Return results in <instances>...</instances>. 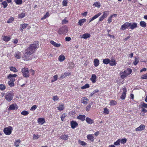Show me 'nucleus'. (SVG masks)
Listing matches in <instances>:
<instances>
[{
	"label": "nucleus",
	"instance_id": "1",
	"mask_svg": "<svg viewBox=\"0 0 147 147\" xmlns=\"http://www.w3.org/2000/svg\"><path fill=\"white\" fill-rule=\"evenodd\" d=\"M39 47V42L38 41L34 42L33 44L30 45L28 47V55H31L34 53L36 49H38Z\"/></svg>",
	"mask_w": 147,
	"mask_h": 147
},
{
	"label": "nucleus",
	"instance_id": "2",
	"mask_svg": "<svg viewBox=\"0 0 147 147\" xmlns=\"http://www.w3.org/2000/svg\"><path fill=\"white\" fill-rule=\"evenodd\" d=\"M17 76V75L16 74H9L7 76V79H9L10 80L8 82V84L10 86L12 87L14 86V82H15V79L14 78Z\"/></svg>",
	"mask_w": 147,
	"mask_h": 147
},
{
	"label": "nucleus",
	"instance_id": "3",
	"mask_svg": "<svg viewBox=\"0 0 147 147\" xmlns=\"http://www.w3.org/2000/svg\"><path fill=\"white\" fill-rule=\"evenodd\" d=\"M132 72V69L130 68H128L126 70L124 71L123 72H120V75L121 78L123 79L130 74Z\"/></svg>",
	"mask_w": 147,
	"mask_h": 147
},
{
	"label": "nucleus",
	"instance_id": "4",
	"mask_svg": "<svg viewBox=\"0 0 147 147\" xmlns=\"http://www.w3.org/2000/svg\"><path fill=\"white\" fill-rule=\"evenodd\" d=\"M68 31L67 27L66 26H63L59 29L58 33L60 35L65 34L67 33Z\"/></svg>",
	"mask_w": 147,
	"mask_h": 147
},
{
	"label": "nucleus",
	"instance_id": "5",
	"mask_svg": "<svg viewBox=\"0 0 147 147\" xmlns=\"http://www.w3.org/2000/svg\"><path fill=\"white\" fill-rule=\"evenodd\" d=\"M14 96V93L13 91H9L6 93L5 95V98L7 101H11Z\"/></svg>",
	"mask_w": 147,
	"mask_h": 147
},
{
	"label": "nucleus",
	"instance_id": "6",
	"mask_svg": "<svg viewBox=\"0 0 147 147\" xmlns=\"http://www.w3.org/2000/svg\"><path fill=\"white\" fill-rule=\"evenodd\" d=\"M13 128L11 126H9L4 128L3 131L5 134L7 135H10L11 133Z\"/></svg>",
	"mask_w": 147,
	"mask_h": 147
},
{
	"label": "nucleus",
	"instance_id": "7",
	"mask_svg": "<svg viewBox=\"0 0 147 147\" xmlns=\"http://www.w3.org/2000/svg\"><path fill=\"white\" fill-rule=\"evenodd\" d=\"M109 14V11H105L103 12V14L101 16L99 19V21H101L106 18L107 16Z\"/></svg>",
	"mask_w": 147,
	"mask_h": 147
},
{
	"label": "nucleus",
	"instance_id": "8",
	"mask_svg": "<svg viewBox=\"0 0 147 147\" xmlns=\"http://www.w3.org/2000/svg\"><path fill=\"white\" fill-rule=\"evenodd\" d=\"M18 108V106L16 103H13L8 108V110L9 111L11 110H16Z\"/></svg>",
	"mask_w": 147,
	"mask_h": 147
},
{
	"label": "nucleus",
	"instance_id": "9",
	"mask_svg": "<svg viewBox=\"0 0 147 147\" xmlns=\"http://www.w3.org/2000/svg\"><path fill=\"white\" fill-rule=\"evenodd\" d=\"M130 23L128 22H126L123 25L121 26L120 29L121 30H125L127 29L130 26Z\"/></svg>",
	"mask_w": 147,
	"mask_h": 147
},
{
	"label": "nucleus",
	"instance_id": "10",
	"mask_svg": "<svg viewBox=\"0 0 147 147\" xmlns=\"http://www.w3.org/2000/svg\"><path fill=\"white\" fill-rule=\"evenodd\" d=\"M123 92L122 93V95L120 96V98L122 99H124L126 96V94L127 92V90L126 88L124 87L122 89Z\"/></svg>",
	"mask_w": 147,
	"mask_h": 147
},
{
	"label": "nucleus",
	"instance_id": "11",
	"mask_svg": "<svg viewBox=\"0 0 147 147\" xmlns=\"http://www.w3.org/2000/svg\"><path fill=\"white\" fill-rule=\"evenodd\" d=\"M21 71L24 77H28V68H24L22 69Z\"/></svg>",
	"mask_w": 147,
	"mask_h": 147
},
{
	"label": "nucleus",
	"instance_id": "12",
	"mask_svg": "<svg viewBox=\"0 0 147 147\" xmlns=\"http://www.w3.org/2000/svg\"><path fill=\"white\" fill-rule=\"evenodd\" d=\"M81 102L84 104H86L88 102L89 100L86 97H82L80 100Z\"/></svg>",
	"mask_w": 147,
	"mask_h": 147
},
{
	"label": "nucleus",
	"instance_id": "13",
	"mask_svg": "<svg viewBox=\"0 0 147 147\" xmlns=\"http://www.w3.org/2000/svg\"><path fill=\"white\" fill-rule=\"evenodd\" d=\"M97 76L95 74H93L92 75L90 80L92 82V84L95 83L96 81Z\"/></svg>",
	"mask_w": 147,
	"mask_h": 147
},
{
	"label": "nucleus",
	"instance_id": "14",
	"mask_svg": "<svg viewBox=\"0 0 147 147\" xmlns=\"http://www.w3.org/2000/svg\"><path fill=\"white\" fill-rule=\"evenodd\" d=\"M70 124L71 127L73 129H74L78 125L77 123L74 121H70Z\"/></svg>",
	"mask_w": 147,
	"mask_h": 147
},
{
	"label": "nucleus",
	"instance_id": "15",
	"mask_svg": "<svg viewBox=\"0 0 147 147\" xmlns=\"http://www.w3.org/2000/svg\"><path fill=\"white\" fill-rule=\"evenodd\" d=\"M37 122L40 125H43L45 122V119L44 118H39L38 119Z\"/></svg>",
	"mask_w": 147,
	"mask_h": 147
},
{
	"label": "nucleus",
	"instance_id": "16",
	"mask_svg": "<svg viewBox=\"0 0 147 147\" xmlns=\"http://www.w3.org/2000/svg\"><path fill=\"white\" fill-rule=\"evenodd\" d=\"M145 126L144 125L141 124L139 127L136 129V131H142L145 129Z\"/></svg>",
	"mask_w": 147,
	"mask_h": 147
},
{
	"label": "nucleus",
	"instance_id": "17",
	"mask_svg": "<svg viewBox=\"0 0 147 147\" xmlns=\"http://www.w3.org/2000/svg\"><path fill=\"white\" fill-rule=\"evenodd\" d=\"M86 121L87 123L91 125L94 123L93 119H91L88 117H87L86 118Z\"/></svg>",
	"mask_w": 147,
	"mask_h": 147
},
{
	"label": "nucleus",
	"instance_id": "18",
	"mask_svg": "<svg viewBox=\"0 0 147 147\" xmlns=\"http://www.w3.org/2000/svg\"><path fill=\"white\" fill-rule=\"evenodd\" d=\"M117 64L116 61L115 59H112L110 60V62L109 63V65L111 66H113L116 65Z\"/></svg>",
	"mask_w": 147,
	"mask_h": 147
},
{
	"label": "nucleus",
	"instance_id": "19",
	"mask_svg": "<svg viewBox=\"0 0 147 147\" xmlns=\"http://www.w3.org/2000/svg\"><path fill=\"white\" fill-rule=\"evenodd\" d=\"M117 14H113L110 15L108 19V22L109 23H111L112 21V18L113 17H117Z\"/></svg>",
	"mask_w": 147,
	"mask_h": 147
},
{
	"label": "nucleus",
	"instance_id": "20",
	"mask_svg": "<svg viewBox=\"0 0 147 147\" xmlns=\"http://www.w3.org/2000/svg\"><path fill=\"white\" fill-rule=\"evenodd\" d=\"M130 24H129L130 26L129 27L130 29L131 30H133L135 28L137 27V24L136 23L134 22L132 24L130 23Z\"/></svg>",
	"mask_w": 147,
	"mask_h": 147
},
{
	"label": "nucleus",
	"instance_id": "21",
	"mask_svg": "<svg viewBox=\"0 0 147 147\" xmlns=\"http://www.w3.org/2000/svg\"><path fill=\"white\" fill-rule=\"evenodd\" d=\"M69 138V136L67 135L62 134L60 136L59 139H61L63 140H68Z\"/></svg>",
	"mask_w": 147,
	"mask_h": 147
},
{
	"label": "nucleus",
	"instance_id": "22",
	"mask_svg": "<svg viewBox=\"0 0 147 147\" xmlns=\"http://www.w3.org/2000/svg\"><path fill=\"white\" fill-rule=\"evenodd\" d=\"M101 14V13L100 12H99L98 13H97L96 15L93 16L92 18L90 19V20L89 23H90L92 21L94 20L95 19L97 18L98 17H99L100 15Z\"/></svg>",
	"mask_w": 147,
	"mask_h": 147
},
{
	"label": "nucleus",
	"instance_id": "23",
	"mask_svg": "<svg viewBox=\"0 0 147 147\" xmlns=\"http://www.w3.org/2000/svg\"><path fill=\"white\" fill-rule=\"evenodd\" d=\"M90 34L88 33H85L83 35H80L81 38H83L85 39L90 38Z\"/></svg>",
	"mask_w": 147,
	"mask_h": 147
},
{
	"label": "nucleus",
	"instance_id": "24",
	"mask_svg": "<svg viewBox=\"0 0 147 147\" xmlns=\"http://www.w3.org/2000/svg\"><path fill=\"white\" fill-rule=\"evenodd\" d=\"M71 74L70 73L65 72L60 77V80H61L65 78L67 76H69Z\"/></svg>",
	"mask_w": 147,
	"mask_h": 147
},
{
	"label": "nucleus",
	"instance_id": "25",
	"mask_svg": "<svg viewBox=\"0 0 147 147\" xmlns=\"http://www.w3.org/2000/svg\"><path fill=\"white\" fill-rule=\"evenodd\" d=\"M50 43L51 44L53 45L55 47H59L61 45L60 44L57 43L55 42L52 40H51L50 41Z\"/></svg>",
	"mask_w": 147,
	"mask_h": 147
},
{
	"label": "nucleus",
	"instance_id": "26",
	"mask_svg": "<svg viewBox=\"0 0 147 147\" xmlns=\"http://www.w3.org/2000/svg\"><path fill=\"white\" fill-rule=\"evenodd\" d=\"M86 116L84 115H80L77 116V119L80 120L82 121H84L85 120Z\"/></svg>",
	"mask_w": 147,
	"mask_h": 147
},
{
	"label": "nucleus",
	"instance_id": "27",
	"mask_svg": "<svg viewBox=\"0 0 147 147\" xmlns=\"http://www.w3.org/2000/svg\"><path fill=\"white\" fill-rule=\"evenodd\" d=\"M93 135V134H88L87 135V138L92 142H94V140Z\"/></svg>",
	"mask_w": 147,
	"mask_h": 147
},
{
	"label": "nucleus",
	"instance_id": "28",
	"mask_svg": "<svg viewBox=\"0 0 147 147\" xmlns=\"http://www.w3.org/2000/svg\"><path fill=\"white\" fill-rule=\"evenodd\" d=\"M11 37L9 36H4L3 37V40L5 42H8L11 39Z\"/></svg>",
	"mask_w": 147,
	"mask_h": 147
},
{
	"label": "nucleus",
	"instance_id": "29",
	"mask_svg": "<svg viewBox=\"0 0 147 147\" xmlns=\"http://www.w3.org/2000/svg\"><path fill=\"white\" fill-rule=\"evenodd\" d=\"M59 61L60 62H62L65 59V57L63 55H60L58 58Z\"/></svg>",
	"mask_w": 147,
	"mask_h": 147
},
{
	"label": "nucleus",
	"instance_id": "30",
	"mask_svg": "<svg viewBox=\"0 0 147 147\" xmlns=\"http://www.w3.org/2000/svg\"><path fill=\"white\" fill-rule=\"evenodd\" d=\"M86 21V20L84 18L80 20L78 23V24L80 26H82L83 24Z\"/></svg>",
	"mask_w": 147,
	"mask_h": 147
},
{
	"label": "nucleus",
	"instance_id": "31",
	"mask_svg": "<svg viewBox=\"0 0 147 147\" xmlns=\"http://www.w3.org/2000/svg\"><path fill=\"white\" fill-rule=\"evenodd\" d=\"M27 24H21L20 27V30L21 31H23V29L25 28L27 26Z\"/></svg>",
	"mask_w": 147,
	"mask_h": 147
},
{
	"label": "nucleus",
	"instance_id": "32",
	"mask_svg": "<svg viewBox=\"0 0 147 147\" xmlns=\"http://www.w3.org/2000/svg\"><path fill=\"white\" fill-rule=\"evenodd\" d=\"M102 62L103 63L107 65L109 63H109H110V59L108 58L104 59L103 60Z\"/></svg>",
	"mask_w": 147,
	"mask_h": 147
},
{
	"label": "nucleus",
	"instance_id": "33",
	"mask_svg": "<svg viewBox=\"0 0 147 147\" xmlns=\"http://www.w3.org/2000/svg\"><path fill=\"white\" fill-rule=\"evenodd\" d=\"M26 52L23 55L22 58L24 60H28V51L26 50Z\"/></svg>",
	"mask_w": 147,
	"mask_h": 147
},
{
	"label": "nucleus",
	"instance_id": "34",
	"mask_svg": "<svg viewBox=\"0 0 147 147\" xmlns=\"http://www.w3.org/2000/svg\"><path fill=\"white\" fill-rule=\"evenodd\" d=\"M21 142V140L20 139L16 140L14 142V146L16 147H18L19 146V144Z\"/></svg>",
	"mask_w": 147,
	"mask_h": 147
},
{
	"label": "nucleus",
	"instance_id": "35",
	"mask_svg": "<svg viewBox=\"0 0 147 147\" xmlns=\"http://www.w3.org/2000/svg\"><path fill=\"white\" fill-rule=\"evenodd\" d=\"M14 56L17 59H19L21 57V54L20 52H18L16 53Z\"/></svg>",
	"mask_w": 147,
	"mask_h": 147
},
{
	"label": "nucleus",
	"instance_id": "36",
	"mask_svg": "<svg viewBox=\"0 0 147 147\" xmlns=\"http://www.w3.org/2000/svg\"><path fill=\"white\" fill-rule=\"evenodd\" d=\"M94 63L95 66L97 67L98 66L99 64V60L97 59H94Z\"/></svg>",
	"mask_w": 147,
	"mask_h": 147
},
{
	"label": "nucleus",
	"instance_id": "37",
	"mask_svg": "<svg viewBox=\"0 0 147 147\" xmlns=\"http://www.w3.org/2000/svg\"><path fill=\"white\" fill-rule=\"evenodd\" d=\"M64 104L59 105L58 107H57V109L59 111H62L64 109Z\"/></svg>",
	"mask_w": 147,
	"mask_h": 147
},
{
	"label": "nucleus",
	"instance_id": "38",
	"mask_svg": "<svg viewBox=\"0 0 147 147\" xmlns=\"http://www.w3.org/2000/svg\"><path fill=\"white\" fill-rule=\"evenodd\" d=\"M50 14H49V12H46V14L44 16L41 18V20L45 19L47 18L49 16Z\"/></svg>",
	"mask_w": 147,
	"mask_h": 147
},
{
	"label": "nucleus",
	"instance_id": "39",
	"mask_svg": "<svg viewBox=\"0 0 147 147\" xmlns=\"http://www.w3.org/2000/svg\"><path fill=\"white\" fill-rule=\"evenodd\" d=\"M140 26L142 27L145 28L146 26V23L144 21H141L140 22Z\"/></svg>",
	"mask_w": 147,
	"mask_h": 147
},
{
	"label": "nucleus",
	"instance_id": "40",
	"mask_svg": "<svg viewBox=\"0 0 147 147\" xmlns=\"http://www.w3.org/2000/svg\"><path fill=\"white\" fill-rule=\"evenodd\" d=\"M110 104L111 106H114L117 104V102L114 100H111L110 102Z\"/></svg>",
	"mask_w": 147,
	"mask_h": 147
},
{
	"label": "nucleus",
	"instance_id": "41",
	"mask_svg": "<svg viewBox=\"0 0 147 147\" xmlns=\"http://www.w3.org/2000/svg\"><path fill=\"white\" fill-rule=\"evenodd\" d=\"M58 79V75H55L53 77V79L51 80V82L53 83L57 80Z\"/></svg>",
	"mask_w": 147,
	"mask_h": 147
},
{
	"label": "nucleus",
	"instance_id": "42",
	"mask_svg": "<svg viewBox=\"0 0 147 147\" xmlns=\"http://www.w3.org/2000/svg\"><path fill=\"white\" fill-rule=\"evenodd\" d=\"M67 116V115L65 113H63L61 116V120L62 121H64V119Z\"/></svg>",
	"mask_w": 147,
	"mask_h": 147
},
{
	"label": "nucleus",
	"instance_id": "43",
	"mask_svg": "<svg viewBox=\"0 0 147 147\" xmlns=\"http://www.w3.org/2000/svg\"><path fill=\"white\" fill-rule=\"evenodd\" d=\"M10 69L11 71L14 72H18V70L16 69L15 67L13 66L11 67H10Z\"/></svg>",
	"mask_w": 147,
	"mask_h": 147
},
{
	"label": "nucleus",
	"instance_id": "44",
	"mask_svg": "<svg viewBox=\"0 0 147 147\" xmlns=\"http://www.w3.org/2000/svg\"><path fill=\"white\" fill-rule=\"evenodd\" d=\"M92 104V103H90L86 106V109L87 111H88L90 110Z\"/></svg>",
	"mask_w": 147,
	"mask_h": 147
},
{
	"label": "nucleus",
	"instance_id": "45",
	"mask_svg": "<svg viewBox=\"0 0 147 147\" xmlns=\"http://www.w3.org/2000/svg\"><path fill=\"white\" fill-rule=\"evenodd\" d=\"M78 143L82 146H84L86 144V143L84 141H82L80 140H78Z\"/></svg>",
	"mask_w": 147,
	"mask_h": 147
},
{
	"label": "nucleus",
	"instance_id": "46",
	"mask_svg": "<svg viewBox=\"0 0 147 147\" xmlns=\"http://www.w3.org/2000/svg\"><path fill=\"white\" fill-rule=\"evenodd\" d=\"M141 105L142 108H143V107L147 108V104L144 102H141Z\"/></svg>",
	"mask_w": 147,
	"mask_h": 147
},
{
	"label": "nucleus",
	"instance_id": "47",
	"mask_svg": "<svg viewBox=\"0 0 147 147\" xmlns=\"http://www.w3.org/2000/svg\"><path fill=\"white\" fill-rule=\"evenodd\" d=\"M103 113L105 114H109V109L107 107L104 108Z\"/></svg>",
	"mask_w": 147,
	"mask_h": 147
},
{
	"label": "nucleus",
	"instance_id": "48",
	"mask_svg": "<svg viewBox=\"0 0 147 147\" xmlns=\"http://www.w3.org/2000/svg\"><path fill=\"white\" fill-rule=\"evenodd\" d=\"M25 16V13H21L19 14L18 15V18H23Z\"/></svg>",
	"mask_w": 147,
	"mask_h": 147
},
{
	"label": "nucleus",
	"instance_id": "49",
	"mask_svg": "<svg viewBox=\"0 0 147 147\" xmlns=\"http://www.w3.org/2000/svg\"><path fill=\"white\" fill-rule=\"evenodd\" d=\"M28 74H30L31 75L33 76L35 74V71L32 69L28 70Z\"/></svg>",
	"mask_w": 147,
	"mask_h": 147
},
{
	"label": "nucleus",
	"instance_id": "50",
	"mask_svg": "<svg viewBox=\"0 0 147 147\" xmlns=\"http://www.w3.org/2000/svg\"><path fill=\"white\" fill-rule=\"evenodd\" d=\"M14 1L16 4L17 5H20L22 3V0H14Z\"/></svg>",
	"mask_w": 147,
	"mask_h": 147
},
{
	"label": "nucleus",
	"instance_id": "51",
	"mask_svg": "<svg viewBox=\"0 0 147 147\" xmlns=\"http://www.w3.org/2000/svg\"><path fill=\"white\" fill-rule=\"evenodd\" d=\"M90 86L88 84H87L84 85V86H82L81 87V88L82 89H84L86 88H89Z\"/></svg>",
	"mask_w": 147,
	"mask_h": 147
},
{
	"label": "nucleus",
	"instance_id": "52",
	"mask_svg": "<svg viewBox=\"0 0 147 147\" xmlns=\"http://www.w3.org/2000/svg\"><path fill=\"white\" fill-rule=\"evenodd\" d=\"M6 88L5 86L3 84H0V89L1 90H3Z\"/></svg>",
	"mask_w": 147,
	"mask_h": 147
},
{
	"label": "nucleus",
	"instance_id": "53",
	"mask_svg": "<svg viewBox=\"0 0 147 147\" xmlns=\"http://www.w3.org/2000/svg\"><path fill=\"white\" fill-rule=\"evenodd\" d=\"M14 20V18L13 17H11L7 21V23H11Z\"/></svg>",
	"mask_w": 147,
	"mask_h": 147
},
{
	"label": "nucleus",
	"instance_id": "54",
	"mask_svg": "<svg viewBox=\"0 0 147 147\" xmlns=\"http://www.w3.org/2000/svg\"><path fill=\"white\" fill-rule=\"evenodd\" d=\"M120 139H118L116 142H114V144L115 146H118L120 144Z\"/></svg>",
	"mask_w": 147,
	"mask_h": 147
},
{
	"label": "nucleus",
	"instance_id": "55",
	"mask_svg": "<svg viewBox=\"0 0 147 147\" xmlns=\"http://www.w3.org/2000/svg\"><path fill=\"white\" fill-rule=\"evenodd\" d=\"M141 79L142 80L147 79V73L142 75L141 76Z\"/></svg>",
	"mask_w": 147,
	"mask_h": 147
},
{
	"label": "nucleus",
	"instance_id": "56",
	"mask_svg": "<svg viewBox=\"0 0 147 147\" xmlns=\"http://www.w3.org/2000/svg\"><path fill=\"white\" fill-rule=\"evenodd\" d=\"M93 5L96 7H100V3L98 2H96L94 3L93 4Z\"/></svg>",
	"mask_w": 147,
	"mask_h": 147
},
{
	"label": "nucleus",
	"instance_id": "57",
	"mask_svg": "<svg viewBox=\"0 0 147 147\" xmlns=\"http://www.w3.org/2000/svg\"><path fill=\"white\" fill-rule=\"evenodd\" d=\"M127 141V139L125 138L122 139L121 140L120 139L121 143L123 144H124L126 143Z\"/></svg>",
	"mask_w": 147,
	"mask_h": 147
},
{
	"label": "nucleus",
	"instance_id": "58",
	"mask_svg": "<svg viewBox=\"0 0 147 147\" xmlns=\"http://www.w3.org/2000/svg\"><path fill=\"white\" fill-rule=\"evenodd\" d=\"M1 4L3 5V7L6 8L8 5V4L5 1L2 2Z\"/></svg>",
	"mask_w": 147,
	"mask_h": 147
},
{
	"label": "nucleus",
	"instance_id": "59",
	"mask_svg": "<svg viewBox=\"0 0 147 147\" xmlns=\"http://www.w3.org/2000/svg\"><path fill=\"white\" fill-rule=\"evenodd\" d=\"M59 98L57 95L54 96L53 98V100L54 101L57 100H59Z\"/></svg>",
	"mask_w": 147,
	"mask_h": 147
},
{
	"label": "nucleus",
	"instance_id": "60",
	"mask_svg": "<svg viewBox=\"0 0 147 147\" xmlns=\"http://www.w3.org/2000/svg\"><path fill=\"white\" fill-rule=\"evenodd\" d=\"M67 0H64L62 2V5L63 6H67Z\"/></svg>",
	"mask_w": 147,
	"mask_h": 147
},
{
	"label": "nucleus",
	"instance_id": "61",
	"mask_svg": "<svg viewBox=\"0 0 147 147\" xmlns=\"http://www.w3.org/2000/svg\"><path fill=\"white\" fill-rule=\"evenodd\" d=\"M37 108V106L36 105H34L31 108L30 110L31 111H33L35 110Z\"/></svg>",
	"mask_w": 147,
	"mask_h": 147
},
{
	"label": "nucleus",
	"instance_id": "62",
	"mask_svg": "<svg viewBox=\"0 0 147 147\" xmlns=\"http://www.w3.org/2000/svg\"><path fill=\"white\" fill-rule=\"evenodd\" d=\"M68 22V21L65 18L62 20V24H65L67 23Z\"/></svg>",
	"mask_w": 147,
	"mask_h": 147
},
{
	"label": "nucleus",
	"instance_id": "63",
	"mask_svg": "<svg viewBox=\"0 0 147 147\" xmlns=\"http://www.w3.org/2000/svg\"><path fill=\"white\" fill-rule=\"evenodd\" d=\"M21 114L24 115H28V111H23L21 113Z\"/></svg>",
	"mask_w": 147,
	"mask_h": 147
},
{
	"label": "nucleus",
	"instance_id": "64",
	"mask_svg": "<svg viewBox=\"0 0 147 147\" xmlns=\"http://www.w3.org/2000/svg\"><path fill=\"white\" fill-rule=\"evenodd\" d=\"M39 138V136L38 135H35V134L33 135V139H37Z\"/></svg>",
	"mask_w": 147,
	"mask_h": 147
}]
</instances>
